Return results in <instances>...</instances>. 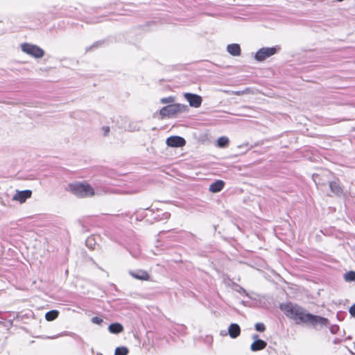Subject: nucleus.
Here are the masks:
<instances>
[{
  "mask_svg": "<svg viewBox=\"0 0 355 355\" xmlns=\"http://www.w3.org/2000/svg\"><path fill=\"white\" fill-rule=\"evenodd\" d=\"M329 187L331 191V192L335 194L336 196H340L343 194V189L340 187L338 182H329Z\"/></svg>",
  "mask_w": 355,
  "mask_h": 355,
  "instance_id": "nucleus-11",
  "label": "nucleus"
},
{
  "mask_svg": "<svg viewBox=\"0 0 355 355\" xmlns=\"http://www.w3.org/2000/svg\"><path fill=\"white\" fill-rule=\"evenodd\" d=\"M175 101V98L173 96H168L166 98H162L160 100V102L163 104L164 103H172Z\"/></svg>",
  "mask_w": 355,
  "mask_h": 355,
  "instance_id": "nucleus-20",
  "label": "nucleus"
},
{
  "mask_svg": "<svg viewBox=\"0 0 355 355\" xmlns=\"http://www.w3.org/2000/svg\"><path fill=\"white\" fill-rule=\"evenodd\" d=\"M103 130L105 131V135H107V133L110 132V128L109 127H104Z\"/></svg>",
  "mask_w": 355,
  "mask_h": 355,
  "instance_id": "nucleus-24",
  "label": "nucleus"
},
{
  "mask_svg": "<svg viewBox=\"0 0 355 355\" xmlns=\"http://www.w3.org/2000/svg\"><path fill=\"white\" fill-rule=\"evenodd\" d=\"M228 333L231 338H237L241 334L240 327L237 324H231L228 328Z\"/></svg>",
  "mask_w": 355,
  "mask_h": 355,
  "instance_id": "nucleus-12",
  "label": "nucleus"
},
{
  "mask_svg": "<svg viewBox=\"0 0 355 355\" xmlns=\"http://www.w3.org/2000/svg\"><path fill=\"white\" fill-rule=\"evenodd\" d=\"M227 52L233 56H239L241 53V47L238 44H231L227 46Z\"/></svg>",
  "mask_w": 355,
  "mask_h": 355,
  "instance_id": "nucleus-13",
  "label": "nucleus"
},
{
  "mask_svg": "<svg viewBox=\"0 0 355 355\" xmlns=\"http://www.w3.org/2000/svg\"><path fill=\"white\" fill-rule=\"evenodd\" d=\"M31 195L32 191L31 190L18 191L15 196L14 199L22 203L24 202L26 199L31 198Z\"/></svg>",
  "mask_w": 355,
  "mask_h": 355,
  "instance_id": "nucleus-9",
  "label": "nucleus"
},
{
  "mask_svg": "<svg viewBox=\"0 0 355 355\" xmlns=\"http://www.w3.org/2000/svg\"><path fill=\"white\" fill-rule=\"evenodd\" d=\"M344 279L345 282L355 281V271H349L344 275Z\"/></svg>",
  "mask_w": 355,
  "mask_h": 355,
  "instance_id": "nucleus-18",
  "label": "nucleus"
},
{
  "mask_svg": "<svg viewBox=\"0 0 355 355\" xmlns=\"http://www.w3.org/2000/svg\"><path fill=\"white\" fill-rule=\"evenodd\" d=\"M267 343L263 340L258 339L254 341L250 347V349L253 352L259 351L266 348Z\"/></svg>",
  "mask_w": 355,
  "mask_h": 355,
  "instance_id": "nucleus-14",
  "label": "nucleus"
},
{
  "mask_svg": "<svg viewBox=\"0 0 355 355\" xmlns=\"http://www.w3.org/2000/svg\"><path fill=\"white\" fill-rule=\"evenodd\" d=\"M59 315V311L57 310H51L50 311H48L45 314V319L47 321H53L55 320Z\"/></svg>",
  "mask_w": 355,
  "mask_h": 355,
  "instance_id": "nucleus-16",
  "label": "nucleus"
},
{
  "mask_svg": "<svg viewBox=\"0 0 355 355\" xmlns=\"http://www.w3.org/2000/svg\"><path fill=\"white\" fill-rule=\"evenodd\" d=\"M130 274L135 279L139 280L148 281L150 280V276L148 272L146 270H138L135 272H130Z\"/></svg>",
  "mask_w": 355,
  "mask_h": 355,
  "instance_id": "nucleus-8",
  "label": "nucleus"
},
{
  "mask_svg": "<svg viewBox=\"0 0 355 355\" xmlns=\"http://www.w3.org/2000/svg\"><path fill=\"white\" fill-rule=\"evenodd\" d=\"M109 331L112 334H119L123 331V326L119 323H112L110 324Z\"/></svg>",
  "mask_w": 355,
  "mask_h": 355,
  "instance_id": "nucleus-15",
  "label": "nucleus"
},
{
  "mask_svg": "<svg viewBox=\"0 0 355 355\" xmlns=\"http://www.w3.org/2000/svg\"><path fill=\"white\" fill-rule=\"evenodd\" d=\"M258 338L257 335L254 336V338Z\"/></svg>",
  "mask_w": 355,
  "mask_h": 355,
  "instance_id": "nucleus-25",
  "label": "nucleus"
},
{
  "mask_svg": "<svg viewBox=\"0 0 355 355\" xmlns=\"http://www.w3.org/2000/svg\"><path fill=\"white\" fill-rule=\"evenodd\" d=\"M71 192L80 198L92 197L95 194L94 189L87 182H76L69 184Z\"/></svg>",
  "mask_w": 355,
  "mask_h": 355,
  "instance_id": "nucleus-2",
  "label": "nucleus"
},
{
  "mask_svg": "<svg viewBox=\"0 0 355 355\" xmlns=\"http://www.w3.org/2000/svg\"><path fill=\"white\" fill-rule=\"evenodd\" d=\"M277 50L275 47L261 48L256 53L254 58L257 61L262 62L275 55Z\"/></svg>",
  "mask_w": 355,
  "mask_h": 355,
  "instance_id": "nucleus-5",
  "label": "nucleus"
},
{
  "mask_svg": "<svg viewBox=\"0 0 355 355\" xmlns=\"http://www.w3.org/2000/svg\"><path fill=\"white\" fill-rule=\"evenodd\" d=\"M103 319L101 318H99V317H97V316L93 317L92 318V322L93 323L96 324H101L103 322Z\"/></svg>",
  "mask_w": 355,
  "mask_h": 355,
  "instance_id": "nucleus-22",
  "label": "nucleus"
},
{
  "mask_svg": "<svg viewBox=\"0 0 355 355\" xmlns=\"http://www.w3.org/2000/svg\"><path fill=\"white\" fill-rule=\"evenodd\" d=\"M279 309L288 318L293 320L297 324H305L317 327L327 326L329 324L327 318L310 313L297 304L283 303L280 304Z\"/></svg>",
  "mask_w": 355,
  "mask_h": 355,
  "instance_id": "nucleus-1",
  "label": "nucleus"
},
{
  "mask_svg": "<svg viewBox=\"0 0 355 355\" xmlns=\"http://www.w3.org/2000/svg\"><path fill=\"white\" fill-rule=\"evenodd\" d=\"M128 349L125 347H116L115 349L114 355H127Z\"/></svg>",
  "mask_w": 355,
  "mask_h": 355,
  "instance_id": "nucleus-19",
  "label": "nucleus"
},
{
  "mask_svg": "<svg viewBox=\"0 0 355 355\" xmlns=\"http://www.w3.org/2000/svg\"><path fill=\"white\" fill-rule=\"evenodd\" d=\"M184 97L189 102L191 107L198 108L200 107L202 105V98L198 94L184 93Z\"/></svg>",
  "mask_w": 355,
  "mask_h": 355,
  "instance_id": "nucleus-6",
  "label": "nucleus"
},
{
  "mask_svg": "<svg viewBox=\"0 0 355 355\" xmlns=\"http://www.w3.org/2000/svg\"><path fill=\"white\" fill-rule=\"evenodd\" d=\"M255 329L258 331L263 332L266 330V327L263 323H257L255 324Z\"/></svg>",
  "mask_w": 355,
  "mask_h": 355,
  "instance_id": "nucleus-21",
  "label": "nucleus"
},
{
  "mask_svg": "<svg viewBox=\"0 0 355 355\" xmlns=\"http://www.w3.org/2000/svg\"><path fill=\"white\" fill-rule=\"evenodd\" d=\"M349 313L353 317H355V304H354L350 308H349Z\"/></svg>",
  "mask_w": 355,
  "mask_h": 355,
  "instance_id": "nucleus-23",
  "label": "nucleus"
},
{
  "mask_svg": "<svg viewBox=\"0 0 355 355\" xmlns=\"http://www.w3.org/2000/svg\"><path fill=\"white\" fill-rule=\"evenodd\" d=\"M230 140L227 137H220L217 140V145L220 148L226 147L229 144Z\"/></svg>",
  "mask_w": 355,
  "mask_h": 355,
  "instance_id": "nucleus-17",
  "label": "nucleus"
},
{
  "mask_svg": "<svg viewBox=\"0 0 355 355\" xmlns=\"http://www.w3.org/2000/svg\"><path fill=\"white\" fill-rule=\"evenodd\" d=\"M185 110V106L181 104H171L163 107L159 110V114L162 119L165 117H173L177 114L183 112Z\"/></svg>",
  "mask_w": 355,
  "mask_h": 355,
  "instance_id": "nucleus-3",
  "label": "nucleus"
},
{
  "mask_svg": "<svg viewBox=\"0 0 355 355\" xmlns=\"http://www.w3.org/2000/svg\"><path fill=\"white\" fill-rule=\"evenodd\" d=\"M225 187V182L221 180H218L211 183L209 186V191L212 193H217L220 191Z\"/></svg>",
  "mask_w": 355,
  "mask_h": 355,
  "instance_id": "nucleus-10",
  "label": "nucleus"
},
{
  "mask_svg": "<svg viewBox=\"0 0 355 355\" xmlns=\"http://www.w3.org/2000/svg\"><path fill=\"white\" fill-rule=\"evenodd\" d=\"M21 49L24 53L35 58H41L44 55V50L35 44L23 43L21 45Z\"/></svg>",
  "mask_w": 355,
  "mask_h": 355,
  "instance_id": "nucleus-4",
  "label": "nucleus"
},
{
  "mask_svg": "<svg viewBox=\"0 0 355 355\" xmlns=\"http://www.w3.org/2000/svg\"><path fill=\"white\" fill-rule=\"evenodd\" d=\"M166 144L171 147H182L186 144V141L183 137L171 136L167 138Z\"/></svg>",
  "mask_w": 355,
  "mask_h": 355,
  "instance_id": "nucleus-7",
  "label": "nucleus"
}]
</instances>
